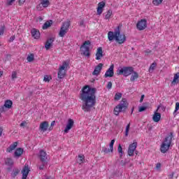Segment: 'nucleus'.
Wrapping results in <instances>:
<instances>
[{
	"instance_id": "f257e3e1",
	"label": "nucleus",
	"mask_w": 179,
	"mask_h": 179,
	"mask_svg": "<svg viewBox=\"0 0 179 179\" xmlns=\"http://www.w3.org/2000/svg\"><path fill=\"white\" fill-rule=\"evenodd\" d=\"M96 88L89 85L83 87L80 99L83 101L82 110L85 113H89L96 106Z\"/></svg>"
},
{
	"instance_id": "f03ea898",
	"label": "nucleus",
	"mask_w": 179,
	"mask_h": 179,
	"mask_svg": "<svg viewBox=\"0 0 179 179\" xmlns=\"http://www.w3.org/2000/svg\"><path fill=\"white\" fill-rule=\"evenodd\" d=\"M108 39L109 41L115 40L118 44H124L127 41V36H125V34H121L120 27H118L117 29L114 32L110 31L108 33Z\"/></svg>"
},
{
	"instance_id": "7ed1b4c3",
	"label": "nucleus",
	"mask_w": 179,
	"mask_h": 179,
	"mask_svg": "<svg viewBox=\"0 0 179 179\" xmlns=\"http://www.w3.org/2000/svg\"><path fill=\"white\" fill-rule=\"evenodd\" d=\"M127 108H128V101H127V99H122L120 103L114 108L115 115H120V113L125 112Z\"/></svg>"
},
{
	"instance_id": "20e7f679",
	"label": "nucleus",
	"mask_w": 179,
	"mask_h": 179,
	"mask_svg": "<svg viewBox=\"0 0 179 179\" xmlns=\"http://www.w3.org/2000/svg\"><path fill=\"white\" fill-rule=\"evenodd\" d=\"M171 141H173V132H171L169 136H167L162 144L161 145V152L162 153H166L169 149H170V145H171Z\"/></svg>"
},
{
	"instance_id": "39448f33",
	"label": "nucleus",
	"mask_w": 179,
	"mask_h": 179,
	"mask_svg": "<svg viewBox=\"0 0 179 179\" xmlns=\"http://www.w3.org/2000/svg\"><path fill=\"white\" fill-rule=\"evenodd\" d=\"M132 72H134V67L132 66H123L117 70V75H123L125 78L132 75Z\"/></svg>"
},
{
	"instance_id": "423d86ee",
	"label": "nucleus",
	"mask_w": 179,
	"mask_h": 179,
	"mask_svg": "<svg viewBox=\"0 0 179 179\" xmlns=\"http://www.w3.org/2000/svg\"><path fill=\"white\" fill-rule=\"evenodd\" d=\"M90 41H87L83 43L80 47L81 55L85 57H90Z\"/></svg>"
},
{
	"instance_id": "0eeeda50",
	"label": "nucleus",
	"mask_w": 179,
	"mask_h": 179,
	"mask_svg": "<svg viewBox=\"0 0 179 179\" xmlns=\"http://www.w3.org/2000/svg\"><path fill=\"white\" fill-rule=\"evenodd\" d=\"M69 26H71V22L70 21H66L64 22L61 28L60 31L59 32V37H64L65 34H67L68 31H69Z\"/></svg>"
},
{
	"instance_id": "6e6552de",
	"label": "nucleus",
	"mask_w": 179,
	"mask_h": 179,
	"mask_svg": "<svg viewBox=\"0 0 179 179\" xmlns=\"http://www.w3.org/2000/svg\"><path fill=\"white\" fill-rule=\"evenodd\" d=\"M137 146H138V143H136L135 141L129 145V148H128V151H127L129 156H130V157L134 156V153L135 150H136Z\"/></svg>"
},
{
	"instance_id": "1a4fd4ad",
	"label": "nucleus",
	"mask_w": 179,
	"mask_h": 179,
	"mask_svg": "<svg viewBox=\"0 0 179 179\" xmlns=\"http://www.w3.org/2000/svg\"><path fill=\"white\" fill-rule=\"evenodd\" d=\"M114 143H115V140L113 139L110 141L109 145V148H107L106 147L102 148V152H104V153H113L114 152Z\"/></svg>"
},
{
	"instance_id": "9d476101",
	"label": "nucleus",
	"mask_w": 179,
	"mask_h": 179,
	"mask_svg": "<svg viewBox=\"0 0 179 179\" xmlns=\"http://www.w3.org/2000/svg\"><path fill=\"white\" fill-rule=\"evenodd\" d=\"M138 30H145V27H148V21L146 19H143L136 24Z\"/></svg>"
},
{
	"instance_id": "9b49d317",
	"label": "nucleus",
	"mask_w": 179,
	"mask_h": 179,
	"mask_svg": "<svg viewBox=\"0 0 179 179\" xmlns=\"http://www.w3.org/2000/svg\"><path fill=\"white\" fill-rule=\"evenodd\" d=\"M39 159L41 163H48L47 160L48 159V157L47 156V152L41 150L39 152Z\"/></svg>"
},
{
	"instance_id": "f8f14e48",
	"label": "nucleus",
	"mask_w": 179,
	"mask_h": 179,
	"mask_svg": "<svg viewBox=\"0 0 179 179\" xmlns=\"http://www.w3.org/2000/svg\"><path fill=\"white\" fill-rule=\"evenodd\" d=\"M114 76V64L110 65L109 69L106 71L104 78H113Z\"/></svg>"
},
{
	"instance_id": "ddd939ff",
	"label": "nucleus",
	"mask_w": 179,
	"mask_h": 179,
	"mask_svg": "<svg viewBox=\"0 0 179 179\" xmlns=\"http://www.w3.org/2000/svg\"><path fill=\"white\" fill-rule=\"evenodd\" d=\"M73 124H74L73 120L69 119L66 127L64 129V134H68L69 131L72 129V127H73Z\"/></svg>"
},
{
	"instance_id": "4468645a",
	"label": "nucleus",
	"mask_w": 179,
	"mask_h": 179,
	"mask_svg": "<svg viewBox=\"0 0 179 179\" xmlns=\"http://www.w3.org/2000/svg\"><path fill=\"white\" fill-rule=\"evenodd\" d=\"M55 41V38H50L47 40L45 44V50H48L52 47V43Z\"/></svg>"
},
{
	"instance_id": "2eb2a0df",
	"label": "nucleus",
	"mask_w": 179,
	"mask_h": 179,
	"mask_svg": "<svg viewBox=\"0 0 179 179\" xmlns=\"http://www.w3.org/2000/svg\"><path fill=\"white\" fill-rule=\"evenodd\" d=\"M101 69H103V64L99 63L94 69L92 75L97 76V75H100V72H101Z\"/></svg>"
},
{
	"instance_id": "dca6fc26",
	"label": "nucleus",
	"mask_w": 179,
	"mask_h": 179,
	"mask_svg": "<svg viewBox=\"0 0 179 179\" xmlns=\"http://www.w3.org/2000/svg\"><path fill=\"white\" fill-rule=\"evenodd\" d=\"M29 171L30 169H29V166H24L22 171V179H27V176H29Z\"/></svg>"
},
{
	"instance_id": "f3484780",
	"label": "nucleus",
	"mask_w": 179,
	"mask_h": 179,
	"mask_svg": "<svg viewBox=\"0 0 179 179\" xmlns=\"http://www.w3.org/2000/svg\"><path fill=\"white\" fill-rule=\"evenodd\" d=\"M39 129L42 132H46L47 129H48V122L45 121L42 123H41L39 126Z\"/></svg>"
},
{
	"instance_id": "a211bd4d",
	"label": "nucleus",
	"mask_w": 179,
	"mask_h": 179,
	"mask_svg": "<svg viewBox=\"0 0 179 179\" xmlns=\"http://www.w3.org/2000/svg\"><path fill=\"white\" fill-rule=\"evenodd\" d=\"M31 34L32 37H34V38H36V40H38V38H40V31L35 28L31 30Z\"/></svg>"
},
{
	"instance_id": "6ab92c4d",
	"label": "nucleus",
	"mask_w": 179,
	"mask_h": 179,
	"mask_svg": "<svg viewBox=\"0 0 179 179\" xmlns=\"http://www.w3.org/2000/svg\"><path fill=\"white\" fill-rule=\"evenodd\" d=\"M103 58V48L101 47L98 48L96 53V59L97 61Z\"/></svg>"
},
{
	"instance_id": "aec40b11",
	"label": "nucleus",
	"mask_w": 179,
	"mask_h": 179,
	"mask_svg": "<svg viewBox=\"0 0 179 179\" xmlns=\"http://www.w3.org/2000/svg\"><path fill=\"white\" fill-rule=\"evenodd\" d=\"M104 6H106V3H104V1L98 3L97 15H101L103 13V8H104Z\"/></svg>"
},
{
	"instance_id": "412c9836",
	"label": "nucleus",
	"mask_w": 179,
	"mask_h": 179,
	"mask_svg": "<svg viewBox=\"0 0 179 179\" xmlns=\"http://www.w3.org/2000/svg\"><path fill=\"white\" fill-rule=\"evenodd\" d=\"M160 118H162V115L159 113L155 112L152 120L154 122H159L160 121Z\"/></svg>"
},
{
	"instance_id": "4be33fe9",
	"label": "nucleus",
	"mask_w": 179,
	"mask_h": 179,
	"mask_svg": "<svg viewBox=\"0 0 179 179\" xmlns=\"http://www.w3.org/2000/svg\"><path fill=\"white\" fill-rule=\"evenodd\" d=\"M4 164L8 166V167H13L14 164L13 159L12 158H6L4 159Z\"/></svg>"
},
{
	"instance_id": "5701e85b",
	"label": "nucleus",
	"mask_w": 179,
	"mask_h": 179,
	"mask_svg": "<svg viewBox=\"0 0 179 179\" xmlns=\"http://www.w3.org/2000/svg\"><path fill=\"white\" fill-rule=\"evenodd\" d=\"M23 155V148H18L15 150L14 152L15 157H20Z\"/></svg>"
},
{
	"instance_id": "b1692460",
	"label": "nucleus",
	"mask_w": 179,
	"mask_h": 179,
	"mask_svg": "<svg viewBox=\"0 0 179 179\" xmlns=\"http://www.w3.org/2000/svg\"><path fill=\"white\" fill-rule=\"evenodd\" d=\"M17 148V142H15L13 144H11L6 150V152L8 153H11L13 150H15Z\"/></svg>"
},
{
	"instance_id": "393cba45",
	"label": "nucleus",
	"mask_w": 179,
	"mask_h": 179,
	"mask_svg": "<svg viewBox=\"0 0 179 179\" xmlns=\"http://www.w3.org/2000/svg\"><path fill=\"white\" fill-rule=\"evenodd\" d=\"M138 78H139V74H138V73L136 71L133 70V72L131 73V76L130 78V81L135 82V80H136V79H138Z\"/></svg>"
},
{
	"instance_id": "a878e982",
	"label": "nucleus",
	"mask_w": 179,
	"mask_h": 179,
	"mask_svg": "<svg viewBox=\"0 0 179 179\" xmlns=\"http://www.w3.org/2000/svg\"><path fill=\"white\" fill-rule=\"evenodd\" d=\"M51 24H52V20L46 21V22L43 24V27H42V29H43V30H47V29H48V27H51Z\"/></svg>"
},
{
	"instance_id": "bb28decb",
	"label": "nucleus",
	"mask_w": 179,
	"mask_h": 179,
	"mask_svg": "<svg viewBox=\"0 0 179 179\" xmlns=\"http://www.w3.org/2000/svg\"><path fill=\"white\" fill-rule=\"evenodd\" d=\"M76 160H77V163H78V164H82V163H83L85 162V155H79L78 157H77Z\"/></svg>"
},
{
	"instance_id": "cd10ccee",
	"label": "nucleus",
	"mask_w": 179,
	"mask_h": 179,
	"mask_svg": "<svg viewBox=\"0 0 179 179\" xmlns=\"http://www.w3.org/2000/svg\"><path fill=\"white\" fill-rule=\"evenodd\" d=\"M104 15L106 20H110V17L113 16V10H108L106 13H104Z\"/></svg>"
},
{
	"instance_id": "c85d7f7f",
	"label": "nucleus",
	"mask_w": 179,
	"mask_h": 179,
	"mask_svg": "<svg viewBox=\"0 0 179 179\" xmlns=\"http://www.w3.org/2000/svg\"><path fill=\"white\" fill-rule=\"evenodd\" d=\"M19 173H20V171L19 170V169L17 168L14 169L11 172V177L13 178H15L19 174Z\"/></svg>"
},
{
	"instance_id": "c756f323",
	"label": "nucleus",
	"mask_w": 179,
	"mask_h": 179,
	"mask_svg": "<svg viewBox=\"0 0 179 179\" xmlns=\"http://www.w3.org/2000/svg\"><path fill=\"white\" fill-rule=\"evenodd\" d=\"M41 5H42V6L43 8H48V6H50V1L49 0H41Z\"/></svg>"
},
{
	"instance_id": "7c9ffc66",
	"label": "nucleus",
	"mask_w": 179,
	"mask_h": 179,
	"mask_svg": "<svg viewBox=\"0 0 179 179\" xmlns=\"http://www.w3.org/2000/svg\"><path fill=\"white\" fill-rule=\"evenodd\" d=\"M178 78H179V73H177L174 76L171 85H177V83H178Z\"/></svg>"
},
{
	"instance_id": "2f4dec72",
	"label": "nucleus",
	"mask_w": 179,
	"mask_h": 179,
	"mask_svg": "<svg viewBox=\"0 0 179 179\" xmlns=\"http://www.w3.org/2000/svg\"><path fill=\"white\" fill-rule=\"evenodd\" d=\"M12 104H13L12 101L7 100V101H5L4 107H6V108H12Z\"/></svg>"
},
{
	"instance_id": "473e14b6",
	"label": "nucleus",
	"mask_w": 179,
	"mask_h": 179,
	"mask_svg": "<svg viewBox=\"0 0 179 179\" xmlns=\"http://www.w3.org/2000/svg\"><path fill=\"white\" fill-rule=\"evenodd\" d=\"M57 75L59 79H62L65 76V70H59Z\"/></svg>"
},
{
	"instance_id": "72a5a7b5",
	"label": "nucleus",
	"mask_w": 179,
	"mask_h": 179,
	"mask_svg": "<svg viewBox=\"0 0 179 179\" xmlns=\"http://www.w3.org/2000/svg\"><path fill=\"white\" fill-rule=\"evenodd\" d=\"M69 65V64H68V62H64L63 64L60 66L59 70H60V71H65L66 68H68Z\"/></svg>"
},
{
	"instance_id": "f704fd0d",
	"label": "nucleus",
	"mask_w": 179,
	"mask_h": 179,
	"mask_svg": "<svg viewBox=\"0 0 179 179\" xmlns=\"http://www.w3.org/2000/svg\"><path fill=\"white\" fill-rule=\"evenodd\" d=\"M69 65V64H68V62H64L63 64L60 66L59 70H60V71H65L66 68H68Z\"/></svg>"
},
{
	"instance_id": "c9c22d12",
	"label": "nucleus",
	"mask_w": 179,
	"mask_h": 179,
	"mask_svg": "<svg viewBox=\"0 0 179 179\" xmlns=\"http://www.w3.org/2000/svg\"><path fill=\"white\" fill-rule=\"evenodd\" d=\"M157 64L156 63H152L151 65H150V68H149V72H150V73H152V72H153V71H155V68H156V66H157Z\"/></svg>"
},
{
	"instance_id": "e433bc0d",
	"label": "nucleus",
	"mask_w": 179,
	"mask_h": 179,
	"mask_svg": "<svg viewBox=\"0 0 179 179\" xmlns=\"http://www.w3.org/2000/svg\"><path fill=\"white\" fill-rule=\"evenodd\" d=\"M28 62H33L34 61V55L31 54L27 57Z\"/></svg>"
},
{
	"instance_id": "4c0bfd02",
	"label": "nucleus",
	"mask_w": 179,
	"mask_h": 179,
	"mask_svg": "<svg viewBox=\"0 0 179 179\" xmlns=\"http://www.w3.org/2000/svg\"><path fill=\"white\" fill-rule=\"evenodd\" d=\"M178 110H179V102H177L176 103V108H175V110L173 112V116H174L175 118L177 116V111H178Z\"/></svg>"
},
{
	"instance_id": "58836bf2",
	"label": "nucleus",
	"mask_w": 179,
	"mask_h": 179,
	"mask_svg": "<svg viewBox=\"0 0 179 179\" xmlns=\"http://www.w3.org/2000/svg\"><path fill=\"white\" fill-rule=\"evenodd\" d=\"M122 97V94L117 92L115 94V100L118 101Z\"/></svg>"
},
{
	"instance_id": "ea45409f",
	"label": "nucleus",
	"mask_w": 179,
	"mask_h": 179,
	"mask_svg": "<svg viewBox=\"0 0 179 179\" xmlns=\"http://www.w3.org/2000/svg\"><path fill=\"white\" fill-rule=\"evenodd\" d=\"M163 2V0H153L152 3L153 5H155V6H158V5H160Z\"/></svg>"
},
{
	"instance_id": "a19ab883",
	"label": "nucleus",
	"mask_w": 179,
	"mask_h": 179,
	"mask_svg": "<svg viewBox=\"0 0 179 179\" xmlns=\"http://www.w3.org/2000/svg\"><path fill=\"white\" fill-rule=\"evenodd\" d=\"M117 152L120 153V157H122V147H121V144H120L117 147Z\"/></svg>"
},
{
	"instance_id": "79ce46f5",
	"label": "nucleus",
	"mask_w": 179,
	"mask_h": 179,
	"mask_svg": "<svg viewBox=\"0 0 179 179\" xmlns=\"http://www.w3.org/2000/svg\"><path fill=\"white\" fill-rule=\"evenodd\" d=\"M147 108H148V107H146V106H140L138 108V111H139V113H142L143 111L146 110Z\"/></svg>"
},
{
	"instance_id": "37998d69",
	"label": "nucleus",
	"mask_w": 179,
	"mask_h": 179,
	"mask_svg": "<svg viewBox=\"0 0 179 179\" xmlns=\"http://www.w3.org/2000/svg\"><path fill=\"white\" fill-rule=\"evenodd\" d=\"M42 164H38V167H39V170H44V167L45 166V164H47V163H44V162H41Z\"/></svg>"
},
{
	"instance_id": "c03bdc74",
	"label": "nucleus",
	"mask_w": 179,
	"mask_h": 179,
	"mask_svg": "<svg viewBox=\"0 0 179 179\" xmlns=\"http://www.w3.org/2000/svg\"><path fill=\"white\" fill-rule=\"evenodd\" d=\"M11 78H12V79H17V73L16 71H13Z\"/></svg>"
},
{
	"instance_id": "a18cd8bd",
	"label": "nucleus",
	"mask_w": 179,
	"mask_h": 179,
	"mask_svg": "<svg viewBox=\"0 0 179 179\" xmlns=\"http://www.w3.org/2000/svg\"><path fill=\"white\" fill-rule=\"evenodd\" d=\"M130 125L127 124L126 127V131H125V136H128V134H129V128H130Z\"/></svg>"
},
{
	"instance_id": "49530a36",
	"label": "nucleus",
	"mask_w": 179,
	"mask_h": 179,
	"mask_svg": "<svg viewBox=\"0 0 179 179\" xmlns=\"http://www.w3.org/2000/svg\"><path fill=\"white\" fill-rule=\"evenodd\" d=\"M4 31H5V26H1L0 27V36L3 35Z\"/></svg>"
},
{
	"instance_id": "de8ad7c7",
	"label": "nucleus",
	"mask_w": 179,
	"mask_h": 179,
	"mask_svg": "<svg viewBox=\"0 0 179 179\" xmlns=\"http://www.w3.org/2000/svg\"><path fill=\"white\" fill-rule=\"evenodd\" d=\"M50 79H51V77L49 76H45L43 78L44 82H50Z\"/></svg>"
},
{
	"instance_id": "09e8293b",
	"label": "nucleus",
	"mask_w": 179,
	"mask_h": 179,
	"mask_svg": "<svg viewBox=\"0 0 179 179\" xmlns=\"http://www.w3.org/2000/svg\"><path fill=\"white\" fill-rule=\"evenodd\" d=\"M15 0H8V1H7V5H8V6H10L13 3V2H15Z\"/></svg>"
},
{
	"instance_id": "8fccbe9b",
	"label": "nucleus",
	"mask_w": 179,
	"mask_h": 179,
	"mask_svg": "<svg viewBox=\"0 0 179 179\" xmlns=\"http://www.w3.org/2000/svg\"><path fill=\"white\" fill-rule=\"evenodd\" d=\"M106 87L107 89H111V87H113V83L108 82Z\"/></svg>"
},
{
	"instance_id": "3c124183",
	"label": "nucleus",
	"mask_w": 179,
	"mask_h": 179,
	"mask_svg": "<svg viewBox=\"0 0 179 179\" xmlns=\"http://www.w3.org/2000/svg\"><path fill=\"white\" fill-rule=\"evenodd\" d=\"M161 167H162V164L157 163V164H156V169H157V170H160Z\"/></svg>"
},
{
	"instance_id": "603ef678",
	"label": "nucleus",
	"mask_w": 179,
	"mask_h": 179,
	"mask_svg": "<svg viewBox=\"0 0 179 179\" xmlns=\"http://www.w3.org/2000/svg\"><path fill=\"white\" fill-rule=\"evenodd\" d=\"M24 2H26V0H19V5L20 6H22V5H23V3H24Z\"/></svg>"
},
{
	"instance_id": "864d4df0",
	"label": "nucleus",
	"mask_w": 179,
	"mask_h": 179,
	"mask_svg": "<svg viewBox=\"0 0 179 179\" xmlns=\"http://www.w3.org/2000/svg\"><path fill=\"white\" fill-rule=\"evenodd\" d=\"M79 26L80 27L85 26V21L83 20L80 21Z\"/></svg>"
},
{
	"instance_id": "5fc2aeb1",
	"label": "nucleus",
	"mask_w": 179,
	"mask_h": 179,
	"mask_svg": "<svg viewBox=\"0 0 179 179\" xmlns=\"http://www.w3.org/2000/svg\"><path fill=\"white\" fill-rule=\"evenodd\" d=\"M15 40V36L10 37L9 41L10 43H12Z\"/></svg>"
},
{
	"instance_id": "6e6d98bb",
	"label": "nucleus",
	"mask_w": 179,
	"mask_h": 179,
	"mask_svg": "<svg viewBox=\"0 0 179 179\" xmlns=\"http://www.w3.org/2000/svg\"><path fill=\"white\" fill-rule=\"evenodd\" d=\"M26 122H22L20 124V127H26Z\"/></svg>"
},
{
	"instance_id": "4d7b16f0",
	"label": "nucleus",
	"mask_w": 179,
	"mask_h": 179,
	"mask_svg": "<svg viewBox=\"0 0 179 179\" xmlns=\"http://www.w3.org/2000/svg\"><path fill=\"white\" fill-rule=\"evenodd\" d=\"M143 99H145V95L141 96V98L140 99L141 103H142L143 101Z\"/></svg>"
},
{
	"instance_id": "13d9d810",
	"label": "nucleus",
	"mask_w": 179,
	"mask_h": 179,
	"mask_svg": "<svg viewBox=\"0 0 179 179\" xmlns=\"http://www.w3.org/2000/svg\"><path fill=\"white\" fill-rule=\"evenodd\" d=\"M50 125L51 127H54V125H55V121H52Z\"/></svg>"
},
{
	"instance_id": "bf43d9fd",
	"label": "nucleus",
	"mask_w": 179,
	"mask_h": 179,
	"mask_svg": "<svg viewBox=\"0 0 179 179\" xmlns=\"http://www.w3.org/2000/svg\"><path fill=\"white\" fill-rule=\"evenodd\" d=\"M0 136H2V128L0 127Z\"/></svg>"
},
{
	"instance_id": "052dcab7",
	"label": "nucleus",
	"mask_w": 179,
	"mask_h": 179,
	"mask_svg": "<svg viewBox=\"0 0 179 179\" xmlns=\"http://www.w3.org/2000/svg\"><path fill=\"white\" fill-rule=\"evenodd\" d=\"M40 6H41V5L39 4L38 6H37V9H38V10H41V9L39 8H40Z\"/></svg>"
},
{
	"instance_id": "680f3d73",
	"label": "nucleus",
	"mask_w": 179,
	"mask_h": 179,
	"mask_svg": "<svg viewBox=\"0 0 179 179\" xmlns=\"http://www.w3.org/2000/svg\"><path fill=\"white\" fill-rule=\"evenodd\" d=\"M134 113V108L131 109V114Z\"/></svg>"
},
{
	"instance_id": "e2e57ef3",
	"label": "nucleus",
	"mask_w": 179,
	"mask_h": 179,
	"mask_svg": "<svg viewBox=\"0 0 179 179\" xmlns=\"http://www.w3.org/2000/svg\"><path fill=\"white\" fill-rule=\"evenodd\" d=\"M2 76V72L0 71V77Z\"/></svg>"
},
{
	"instance_id": "0e129e2a",
	"label": "nucleus",
	"mask_w": 179,
	"mask_h": 179,
	"mask_svg": "<svg viewBox=\"0 0 179 179\" xmlns=\"http://www.w3.org/2000/svg\"><path fill=\"white\" fill-rule=\"evenodd\" d=\"M1 111H3V107L1 108Z\"/></svg>"
},
{
	"instance_id": "69168bd1",
	"label": "nucleus",
	"mask_w": 179,
	"mask_h": 179,
	"mask_svg": "<svg viewBox=\"0 0 179 179\" xmlns=\"http://www.w3.org/2000/svg\"><path fill=\"white\" fill-rule=\"evenodd\" d=\"M174 174H176V173H173V176H174Z\"/></svg>"
},
{
	"instance_id": "338daca9",
	"label": "nucleus",
	"mask_w": 179,
	"mask_h": 179,
	"mask_svg": "<svg viewBox=\"0 0 179 179\" xmlns=\"http://www.w3.org/2000/svg\"><path fill=\"white\" fill-rule=\"evenodd\" d=\"M178 50H179V46L178 47Z\"/></svg>"
},
{
	"instance_id": "774afa93",
	"label": "nucleus",
	"mask_w": 179,
	"mask_h": 179,
	"mask_svg": "<svg viewBox=\"0 0 179 179\" xmlns=\"http://www.w3.org/2000/svg\"><path fill=\"white\" fill-rule=\"evenodd\" d=\"M0 47H1V44H0Z\"/></svg>"
}]
</instances>
